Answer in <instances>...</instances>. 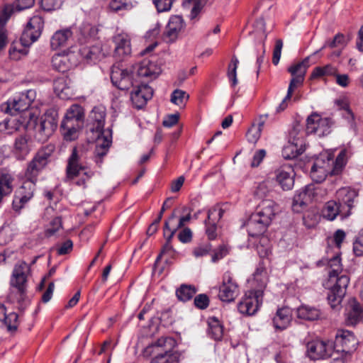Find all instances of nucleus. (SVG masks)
Here are the masks:
<instances>
[{"label": "nucleus", "instance_id": "nucleus-21", "mask_svg": "<svg viewBox=\"0 0 363 363\" xmlns=\"http://www.w3.org/2000/svg\"><path fill=\"white\" fill-rule=\"evenodd\" d=\"M277 206L274 201L270 199L262 201L257 206L255 212L252 214L259 220L269 225L274 218L277 212Z\"/></svg>", "mask_w": 363, "mask_h": 363}, {"label": "nucleus", "instance_id": "nucleus-24", "mask_svg": "<svg viewBox=\"0 0 363 363\" xmlns=\"http://www.w3.org/2000/svg\"><path fill=\"white\" fill-rule=\"evenodd\" d=\"M294 174L291 166H284L276 171V180L283 190L288 191L294 186Z\"/></svg>", "mask_w": 363, "mask_h": 363}, {"label": "nucleus", "instance_id": "nucleus-9", "mask_svg": "<svg viewBox=\"0 0 363 363\" xmlns=\"http://www.w3.org/2000/svg\"><path fill=\"white\" fill-rule=\"evenodd\" d=\"M35 190V180L27 179L15 191L12 203L13 209L15 211H20L24 208L33 197Z\"/></svg>", "mask_w": 363, "mask_h": 363}, {"label": "nucleus", "instance_id": "nucleus-32", "mask_svg": "<svg viewBox=\"0 0 363 363\" xmlns=\"http://www.w3.org/2000/svg\"><path fill=\"white\" fill-rule=\"evenodd\" d=\"M102 47H81L79 52L87 62H95L105 56Z\"/></svg>", "mask_w": 363, "mask_h": 363}, {"label": "nucleus", "instance_id": "nucleus-45", "mask_svg": "<svg viewBox=\"0 0 363 363\" xmlns=\"http://www.w3.org/2000/svg\"><path fill=\"white\" fill-rule=\"evenodd\" d=\"M196 294L194 287L189 285H182L177 291L176 295L179 300L182 301H187L190 300Z\"/></svg>", "mask_w": 363, "mask_h": 363}, {"label": "nucleus", "instance_id": "nucleus-36", "mask_svg": "<svg viewBox=\"0 0 363 363\" xmlns=\"http://www.w3.org/2000/svg\"><path fill=\"white\" fill-rule=\"evenodd\" d=\"M343 211H345V206L340 205L337 201H330L326 203L323 213L328 220H333L337 215L345 218Z\"/></svg>", "mask_w": 363, "mask_h": 363}, {"label": "nucleus", "instance_id": "nucleus-61", "mask_svg": "<svg viewBox=\"0 0 363 363\" xmlns=\"http://www.w3.org/2000/svg\"><path fill=\"white\" fill-rule=\"evenodd\" d=\"M113 41L116 45H128L131 43L130 36L123 32L116 35Z\"/></svg>", "mask_w": 363, "mask_h": 363}, {"label": "nucleus", "instance_id": "nucleus-1", "mask_svg": "<svg viewBox=\"0 0 363 363\" xmlns=\"http://www.w3.org/2000/svg\"><path fill=\"white\" fill-rule=\"evenodd\" d=\"M252 285L257 288L247 291L238 303V311L245 315H253L262 304L264 290L267 278L264 269L257 268L253 274Z\"/></svg>", "mask_w": 363, "mask_h": 363}, {"label": "nucleus", "instance_id": "nucleus-16", "mask_svg": "<svg viewBox=\"0 0 363 363\" xmlns=\"http://www.w3.org/2000/svg\"><path fill=\"white\" fill-rule=\"evenodd\" d=\"M152 60H143L137 67L136 77L139 81L143 79L144 84L156 79L161 73L162 70L155 61L153 57Z\"/></svg>", "mask_w": 363, "mask_h": 363}, {"label": "nucleus", "instance_id": "nucleus-26", "mask_svg": "<svg viewBox=\"0 0 363 363\" xmlns=\"http://www.w3.org/2000/svg\"><path fill=\"white\" fill-rule=\"evenodd\" d=\"M313 198V188L306 186L296 191L293 199L292 209L294 212L298 213Z\"/></svg>", "mask_w": 363, "mask_h": 363}, {"label": "nucleus", "instance_id": "nucleus-64", "mask_svg": "<svg viewBox=\"0 0 363 363\" xmlns=\"http://www.w3.org/2000/svg\"><path fill=\"white\" fill-rule=\"evenodd\" d=\"M186 6H192L191 16V18H195L197 14L199 13L201 7L199 0H186L184 2Z\"/></svg>", "mask_w": 363, "mask_h": 363}, {"label": "nucleus", "instance_id": "nucleus-23", "mask_svg": "<svg viewBox=\"0 0 363 363\" xmlns=\"http://www.w3.org/2000/svg\"><path fill=\"white\" fill-rule=\"evenodd\" d=\"M106 109L102 106H95L90 113L92 122L91 130L96 133V137L102 136L105 123Z\"/></svg>", "mask_w": 363, "mask_h": 363}, {"label": "nucleus", "instance_id": "nucleus-22", "mask_svg": "<svg viewBox=\"0 0 363 363\" xmlns=\"http://www.w3.org/2000/svg\"><path fill=\"white\" fill-rule=\"evenodd\" d=\"M184 28V23L180 16H172L169 20L166 30L163 35L164 43H174Z\"/></svg>", "mask_w": 363, "mask_h": 363}, {"label": "nucleus", "instance_id": "nucleus-6", "mask_svg": "<svg viewBox=\"0 0 363 363\" xmlns=\"http://www.w3.org/2000/svg\"><path fill=\"white\" fill-rule=\"evenodd\" d=\"M58 112L57 109L49 108L41 116L39 123L35 125L38 139L41 142L46 141L55 132L57 127Z\"/></svg>", "mask_w": 363, "mask_h": 363}, {"label": "nucleus", "instance_id": "nucleus-43", "mask_svg": "<svg viewBox=\"0 0 363 363\" xmlns=\"http://www.w3.org/2000/svg\"><path fill=\"white\" fill-rule=\"evenodd\" d=\"M303 152V146H298L296 144L289 143L284 146L282 150L283 157L285 159H294Z\"/></svg>", "mask_w": 363, "mask_h": 363}, {"label": "nucleus", "instance_id": "nucleus-30", "mask_svg": "<svg viewBox=\"0 0 363 363\" xmlns=\"http://www.w3.org/2000/svg\"><path fill=\"white\" fill-rule=\"evenodd\" d=\"M268 225L256 216L252 214L247 223L248 234L251 237L259 236L264 233Z\"/></svg>", "mask_w": 363, "mask_h": 363}, {"label": "nucleus", "instance_id": "nucleus-56", "mask_svg": "<svg viewBox=\"0 0 363 363\" xmlns=\"http://www.w3.org/2000/svg\"><path fill=\"white\" fill-rule=\"evenodd\" d=\"M62 228V220L60 217L53 218L47 229L45 230V235L48 237L52 236Z\"/></svg>", "mask_w": 363, "mask_h": 363}, {"label": "nucleus", "instance_id": "nucleus-13", "mask_svg": "<svg viewBox=\"0 0 363 363\" xmlns=\"http://www.w3.org/2000/svg\"><path fill=\"white\" fill-rule=\"evenodd\" d=\"M333 352V345L330 341L314 340L306 345V354L313 360H318L331 357Z\"/></svg>", "mask_w": 363, "mask_h": 363}, {"label": "nucleus", "instance_id": "nucleus-2", "mask_svg": "<svg viewBox=\"0 0 363 363\" xmlns=\"http://www.w3.org/2000/svg\"><path fill=\"white\" fill-rule=\"evenodd\" d=\"M347 152L342 150L334 161L332 155L328 152L320 154L315 160L311 169V177L313 181L320 183L328 174L337 175L342 172L346 164Z\"/></svg>", "mask_w": 363, "mask_h": 363}, {"label": "nucleus", "instance_id": "nucleus-7", "mask_svg": "<svg viewBox=\"0 0 363 363\" xmlns=\"http://www.w3.org/2000/svg\"><path fill=\"white\" fill-rule=\"evenodd\" d=\"M35 98V92L33 90H28L16 94L5 104L1 105V109L11 115L18 112L26 111Z\"/></svg>", "mask_w": 363, "mask_h": 363}, {"label": "nucleus", "instance_id": "nucleus-40", "mask_svg": "<svg viewBox=\"0 0 363 363\" xmlns=\"http://www.w3.org/2000/svg\"><path fill=\"white\" fill-rule=\"evenodd\" d=\"M350 308L347 313V322L349 324L355 325L362 318V310L360 305L354 300L350 302Z\"/></svg>", "mask_w": 363, "mask_h": 363}, {"label": "nucleus", "instance_id": "nucleus-42", "mask_svg": "<svg viewBox=\"0 0 363 363\" xmlns=\"http://www.w3.org/2000/svg\"><path fill=\"white\" fill-rule=\"evenodd\" d=\"M239 65V60L238 57L233 55L230 63L228 66L227 77L231 84L232 86H235L238 80L237 78V69Z\"/></svg>", "mask_w": 363, "mask_h": 363}, {"label": "nucleus", "instance_id": "nucleus-19", "mask_svg": "<svg viewBox=\"0 0 363 363\" xmlns=\"http://www.w3.org/2000/svg\"><path fill=\"white\" fill-rule=\"evenodd\" d=\"M49 157L50 154L45 151H39L27 167L26 172V179L36 181L39 172L47 165Z\"/></svg>", "mask_w": 363, "mask_h": 363}, {"label": "nucleus", "instance_id": "nucleus-46", "mask_svg": "<svg viewBox=\"0 0 363 363\" xmlns=\"http://www.w3.org/2000/svg\"><path fill=\"white\" fill-rule=\"evenodd\" d=\"M4 323L6 326L8 331L11 333L16 332L20 323L18 315L14 312L6 314Z\"/></svg>", "mask_w": 363, "mask_h": 363}, {"label": "nucleus", "instance_id": "nucleus-17", "mask_svg": "<svg viewBox=\"0 0 363 363\" xmlns=\"http://www.w3.org/2000/svg\"><path fill=\"white\" fill-rule=\"evenodd\" d=\"M130 93V99L136 108H142L144 107L147 101L152 99L153 96V89L147 84H144L141 81H138Z\"/></svg>", "mask_w": 363, "mask_h": 363}, {"label": "nucleus", "instance_id": "nucleus-11", "mask_svg": "<svg viewBox=\"0 0 363 363\" xmlns=\"http://www.w3.org/2000/svg\"><path fill=\"white\" fill-rule=\"evenodd\" d=\"M43 25L40 16H34L30 18L21 36V45H31L35 43L41 35Z\"/></svg>", "mask_w": 363, "mask_h": 363}, {"label": "nucleus", "instance_id": "nucleus-34", "mask_svg": "<svg viewBox=\"0 0 363 363\" xmlns=\"http://www.w3.org/2000/svg\"><path fill=\"white\" fill-rule=\"evenodd\" d=\"M73 33L71 28L57 30L51 38V45H64L72 42Z\"/></svg>", "mask_w": 363, "mask_h": 363}, {"label": "nucleus", "instance_id": "nucleus-3", "mask_svg": "<svg viewBox=\"0 0 363 363\" xmlns=\"http://www.w3.org/2000/svg\"><path fill=\"white\" fill-rule=\"evenodd\" d=\"M85 160L86 151L82 147H74L67 160L65 182H73L82 175L75 184L79 186L86 187V182L93 176V172L88 169Z\"/></svg>", "mask_w": 363, "mask_h": 363}, {"label": "nucleus", "instance_id": "nucleus-48", "mask_svg": "<svg viewBox=\"0 0 363 363\" xmlns=\"http://www.w3.org/2000/svg\"><path fill=\"white\" fill-rule=\"evenodd\" d=\"M289 143L296 144L298 146L303 145V133H301V127L298 125L294 126L290 130Z\"/></svg>", "mask_w": 363, "mask_h": 363}, {"label": "nucleus", "instance_id": "nucleus-39", "mask_svg": "<svg viewBox=\"0 0 363 363\" xmlns=\"http://www.w3.org/2000/svg\"><path fill=\"white\" fill-rule=\"evenodd\" d=\"M328 264L330 267V270L328 272V283H333L335 279L340 277L339 276V274L342 272V265L340 257L337 255L333 256V257L329 259Z\"/></svg>", "mask_w": 363, "mask_h": 363}, {"label": "nucleus", "instance_id": "nucleus-28", "mask_svg": "<svg viewBox=\"0 0 363 363\" xmlns=\"http://www.w3.org/2000/svg\"><path fill=\"white\" fill-rule=\"evenodd\" d=\"M83 118L82 108L79 105L74 104L67 110L62 123L82 125Z\"/></svg>", "mask_w": 363, "mask_h": 363}, {"label": "nucleus", "instance_id": "nucleus-50", "mask_svg": "<svg viewBox=\"0 0 363 363\" xmlns=\"http://www.w3.org/2000/svg\"><path fill=\"white\" fill-rule=\"evenodd\" d=\"M223 212V210L218 206H214L209 209L208 211L207 219L205 220V225H207V223L216 224V223L221 218Z\"/></svg>", "mask_w": 363, "mask_h": 363}, {"label": "nucleus", "instance_id": "nucleus-60", "mask_svg": "<svg viewBox=\"0 0 363 363\" xmlns=\"http://www.w3.org/2000/svg\"><path fill=\"white\" fill-rule=\"evenodd\" d=\"M63 0H41V6L44 10L52 11L60 8Z\"/></svg>", "mask_w": 363, "mask_h": 363}, {"label": "nucleus", "instance_id": "nucleus-8", "mask_svg": "<svg viewBox=\"0 0 363 363\" xmlns=\"http://www.w3.org/2000/svg\"><path fill=\"white\" fill-rule=\"evenodd\" d=\"M111 79L113 84L121 90H128L139 81L135 77L133 68H123L118 65L112 67Z\"/></svg>", "mask_w": 363, "mask_h": 363}, {"label": "nucleus", "instance_id": "nucleus-63", "mask_svg": "<svg viewBox=\"0 0 363 363\" xmlns=\"http://www.w3.org/2000/svg\"><path fill=\"white\" fill-rule=\"evenodd\" d=\"M13 12L14 6L12 4L5 5L3 8L1 16H0L1 23H6Z\"/></svg>", "mask_w": 363, "mask_h": 363}, {"label": "nucleus", "instance_id": "nucleus-29", "mask_svg": "<svg viewBox=\"0 0 363 363\" xmlns=\"http://www.w3.org/2000/svg\"><path fill=\"white\" fill-rule=\"evenodd\" d=\"M13 182L14 177L11 174L0 171V203L4 197L12 193Z\"/></svg>", "mask_w": 363, "mask_h": 363}, {"label": "nucleus", "instance_id": "nucleus-57", "mask_svg": "<svg viewBox=\"0 0 363 363\" xmlns=\"http://www.w3.org/2000/svg\"><path fill=\"white\" fill-rule=\"evenodd\" d=\"M257 252H258L259 257L263 259L262 261L259 263V267L258 268H260L261 269H262V268H263L264 269L265 274H267L266 269L264 267V265H266L267 262H269L267 259H264L267 258L269 257V255L271 254V250H270L269 247H264L262 245H258L257 247ZM266 277L267 278V276H266Z\"/></svg>", "mask_w": 363, "mask_h": 363}, {"label": "nucleus", "instance_id": "nucleus-25", "mask_svg": "<svg viewBox=\"0 0 363 363\" xmlns=\"http://www.w3.org/2000/svg\"><path fill=\"white\" fill-rule=\"evenodd\" d=\"M71 52L69 49L58 51L52 57V65L55 69L65 72L71 67Z\"/></svg>", "mask_w": 363, "mask_h": 363}, {"label": "nucleus", "instance_id": "nucleus-4", "mask_svg": "<svg viewBox=\"0 0 363 363\" xmlns=\"http://www.w3.org/2000/svg\"><path fill=\"white\" fill-rule=\"evenodd\" d=\"M29 272L30 267L26 262L21 261L15 264L10 280L11 291L8 296L11 302L21 303L25 301Z\"/></svg>", "mask_w": 363, "mask_h": 363}, {"label": "nucleus", "instance_id": "nucleus-62", "mask_svg": "<svg viewBox=\"0 0 363 363\" xmlns=\"http://www.w3.org/2000/svg\"><path fill=\"white\" fill-rule=\"evenodd\" d=\"M194 304L200 309H205L209 304L208 297L206 294H199L195 297Z\"/></svg>", "mask_w": 363, "mask_h": 363}, {"label": "nucleus", "instance_id": "nucleus-58", "mask_svg": "<svg viewBox=\"0 0 363 363\" xmlns=\"http://www.w3.org/2000/svg\"><path fill=\"white\" fill-rule=\"evenodd\" d=\"M262 130L257 128L255 124L248 130L247 133V140L251 143H256L261 135Z\"/></svg>", "mask_w": 363, "mask_h": 363}, {"label": "nucleus", "instance_id": "nucleus-14", "mask_svg": "<svg viewBox=\"0 0 363 363\" xmlns=\"http://www.w3.org/2000/svg\"><path fill=\"white\" fill-rule=\"evenodd\" d=\"M357 340L354 334L346 330H339L335 335V340L333 345V350L337 352H341L342 354L350 356V352L356 350Z\"/></svg>", "mask_w": 363, "mask_h": 363}, {"label": "nucleus", "instance_id": "nucleus-20", "mask_svg": "<svg viewBox=\"0 0 363 363\" xmlns=\"http://www.w3.org/2000/svg\"><path fill=\"white\" fill-rule=\"evenodd\" d=\"M358 196V191L354 189L346 186L338 189L336 192L337 203L345 206L344 216L348 217L351 214L354 199Z\"/></svg>", "mask_w": 363, "mask_h": 363}, {"label": "nucleus", "instance_id": "nucleus-31", "mask_svg": "<svg viewBox=\"0 0 363 363\" xmlns=\"http://www.w3.org/2000/svg\"><path fill=\"white\" fill-rule=\"evenodd\" d=\"M177 217L175 213H172V215L169 217V218L164 223V237L167 238L168 240H172L174 237V234L177 231L178 229L182 228L186 223L189 222L191 219V214L189 213L185 216H182L179 218V223L177 227L174 228H169V223L174 220Z\"/></svg>", "mask_w": 363, "mask_h": 363}, {"label": "nucleus", "instance_id": "nucleus-27", "mask_svg": "<svg viewBox=\"0 0 363 363\" xmlns=\"http://www.w3.org/2000/svg\"><path fill=\"white\" fill-rule=\"evenodd\" d=\"M291 321V311L288 307H284L277 310L273 318V325L277 330L286 329Z\"/></svg>", "mask_w": 363, "mask_h": 363}, {"label": "nucleus", "instance_id": "nucleus-15", "mask_svg": "<svg viewBox=\"0 0 363 363\" xmlns=\"http://www.w3.org/2000/svg\"><path fill=\"white\" fill-rule=\"evenodd\" d=\"M349 282V277L343 274L335 279L333 283H330L333 286L329 289L328 301L333 308H337L342 302Z\"/></svg>", "mask_w": 363, "mask_h": 363}, {"label": "nucleus", "instance_id": "nucleus-47", "mask_svg": "<svg viewBox=\"0 0 363 363\" xmlns=\"http://www.w3.org/2000/svg\"><path fill=\"white\" fill-rule=\"evenodd\" d=\"M189 98V94L182 89H175L171 94L170 101L177 106H184Z\"/></svg>", "mask_w": 363, "mask_h": 363}, {"label": "nucleus", "instance_id": "nucleus-59", "mask_svg": "<svg viewBox=\"0 0 363 363\" xmlns=\"http://www.w3.org/2000/svg\"><path fill=\"white\" fill-rule=\"evenodd\" d=\"M153 3L158 12H165L171 9L173 0H154Z\"/></svg>", "mask_w": 363, "mask_h": 363}, {"label": "nucleus", "instance_id": "nucleus-55", "mask_svg": "<svg viewBox=\"0 0 363 363\" xmlns=\"http://www.w3.org/2000/svg\"><path fill=\"white\" fill-rule=\"evenodd\" d=\"M67 79L65 78H59L54 82V89L55 93L60 97H62V94H67L69 89L67 83Z\"/></svg>", "mask_w": 363, "mask_h": 363}, {"label": "nucleus", "instance_id": "nucleus-33", "mask_svg": "<svg viewBox=\"0 0 363 363\" xmlns=\"http://www.w3.org/2000/svg\"><path fill=\"white\" fill-rule=\"evenodd\" d=\"M251 36L254 39L255 44L260 45L266 43L265 22L262 18L257 19L255 22Z\"/></svg>", "mask_w": 363, "mask_h": 363}, {"label": "nucleus", "instance_id": "nucleus-52", "mask_svg": "<svg viewBox=\"0 0 363 363\" xmlns=\"http://www.w3.org/2000/svg\"><path fill=\"white\" fill-rule=\"evenodd\" d=\"M28 54V47H11L9 50V57L14 60H21Z\"/></svg>", "mask_w": 363, "mask_h": 363}, {"label": "nucleus", "instance_id": "nucleus-49", "mask_svg": "<svg viewBox=\"0 0 363 363\" xmlns=\"http://www.w3.org/2000/svg\"><path fill=\"white\" fill-rule=\"evenodd\" d=\"M15 150L21 155H27L30 148L28 138L26 136H19L15 141Z\"/></svg>", "mask_w": 363, "mask_h": 363}, {"label": "nucleus", "instance_id": "nucleus-18", "mask_svg": "<svg viewBox=\"0 0 363 363\" xmlns=\"http://www.w3.org/2000/svg\"><path fill=\"white\" fill-rule=\"evenodd\" d=\"M238 294V285L230 274H225L219 288V298L224 302H231L235 300Z\"/></svg>", "mask_w": 363, "mask_h": 363}, {"label": "nucleus", "instance_id": "nucleus-38", "mask_svg": "<svg viewBox=\"0 0 363 363\" xmlns=\"http://www.w3.org/2000/svg\"><path fill=\"white\" fill-rule=\"evenodd\" d=\"M208 335L215 340H220L223 335V327L220 320L216 317H211L208 320Z\"/></svg>", "mask_w": 363, "mask_h": 363}, {"label": "nucleus", "instance_id": "nucleus-44", "mask_svg": "<svg viewBox=\"0 0 363 363\" xmlns=\"http://www.w3.org/2000/svg\"><path fill=\"white\" fill-rule=\"evenodd\" d=\"M336 69L330 65L324 67H316L313 69L311 78L315 79L325 76H332L336 74Z\"/></svg>", "mask_w": 363, "mask_h": 363}, {"label": "nucleus", "instance_id": "nucleus-54", "mask_svg": "<svg viewBox=\"0 0 363 363\" xmlns=\"http://www.w3.org/2000/svg\"><path fill=\"white\" fill-rule=\"evenodd\" d=\"M212 249V245L209 242L201 243L193 249V255L195 257L199 258L207 255Z\"/></svg>", "mask_w": 363, "mask_h": 363}, {"label": "nucleus", "instance_id": "nucleus-53", "mask_svg": "<svg viewBox=\"0 0 363 363\" xmlns=\"http://www.w3.org/2000/svg\"><path fill=\"white\" fill-rule=\"evenodd\" d=\"M131 47H115L113 56L116 60H124L131 55Z\"/></svg>", "mask_w": 363, "mask_h": 363}, {"label": "nucleus", "instance_id": "nucleus-37", "mask_svg": "<svg viewBox=\"0 0 363 363\" xmlns=\"http://www.w3.org/2000/svg\"><path fill=\"white\" fill-rule=\"evenodd\" d=\"M296 313L298 318L310 321L318 320L320 316V312L318 308L309 306L298 307Z\"/></svg>", "mask_w": 363, "mask_h": 363}, {"label": "nucleus", "instance_id": "nucleus-10", "mask_svg": "<svg viewBox=\"0 0 363 363\" xmlns=\"http://www.w3.org/2000/svg\"><path fill=\"white\" fill-rule=\"evenodd\" d=\"M332 125L333 122L329 118H322L319 114L314 113L306 120V132L308 134L323 137L330 133Z\"/></svg>", "mask_w": 363, "mask_h": 363}, {"label": "nucleus", "instance_id": "nucleus-41", "mask_svg": "<svg viewBox=\"0 0 363 363\" xmlns=\"http://www.w3.org/2000/svg\"><path fill=\"white\" fill-rule=\"evenodd\" d=\"M82 127V125L62 123L60 128L64 138L67 141H72L78 138V132Z\"/></svg>", "mask_w": 363, "mask_h": 363}, {"label": "nucleus", "instance_id": "nucleus-35", "mask_svg": "<svg viewBox=\"0 0 363 363\" xmlns=\"http://www.w3.org/2000/svg\"><path fill=\"white\" fill-rule=\"evenodd\" d=\"M22 125L23 123L18 118L11 116L0 123V132L5 134H12L19 130Z\"/></svg>", "mask_w": 363, "mask_h": 363}, {"label": "nucleus", "instance_id": "nucleus-12", "mask_svg": "<svg viewBox=\"0 0 363 363\" xmlns=\"http://www.w3.org/2000/svg\"><path fill=\"white\" fill-rule=\"evenodd\" d=\"M309 57H306L301 62L292 65L288 68V72L291 74L287 91L286 98L290 97L295 88L301 85L304 81L305 75L310 66Z\"/></svg>", "mask_w": 363, "mask_h": 363}, {"label": "nucleus", "instance_id": "nucleus-5", "mask_svg": "<svg viewBox=\"0 0 363 363\" xmlns=\"http://www.w3.org/2000/svg\"><path fill=\"white\" fill-rule=\"evenodd\" d=\"M176 342L174 338L170 337H162L158 339L152 347L158 352L150 363H177L179 362V354L173 352Z\"/></svg>", "mask_w": 363, "mask_h": 363}, {"label": "nucleus", "instance_id": "nucleus-51", "mask_svg": "<svg viewBox=\"0 0 363 363\" xmlns=\"http://www.w3.org/2000/svg\"><path fill=\"white\" fill-rule=\"evenodd\" d=\"M97 146L96 148V155L97 157L102 158L106 155L108 148L111 145V141L107 139H104L101 136L96 137Z\"/></svg>", "mask_w": 363, "mask_h": 363}]
</instances>
